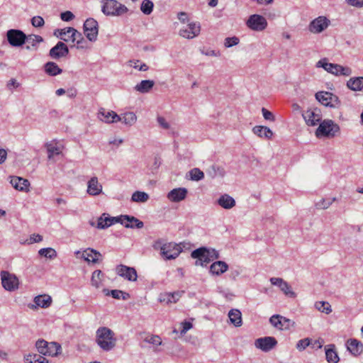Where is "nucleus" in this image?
Wrapping results in <instances>:
<instances>
[{
  "label": "nucleus",
  "instance_id": "obj_1",
  "mask_svg": "<svg viewBox=\"0 0 363 363\" xmlns=\"http://www.w3.org/2000/svg\"><path fill=\"white\" fill-rule=\"evenodd\" d=\"M116 337L113 331L106 327H101L96 332V342L104 351H110L116 345Z\"/></svg>",
  "mask_w": 363,
  "mask_h": 363
},
{
  "label": "nucleus",
  "instance_id": "obj_2",
  "mask_svg": "<svg viewBox=\"0 0 363 363\" xmlns=\"http://www.w3.org/2000/svg\"><path fill=\"white\" fill-rule=\"evenodd\" d=\"M153 247L160 250L161 255L166 259H176L181 252L180 247L172 242L162 244V242L158 240L155 242Z\"/></svg>",
  "mask_w": 363,
  "mask_h": 363
},
{
  "label": "nucleus",
  "instance_id": "obj_3",
  "mask_svg": "<svg viewBox=\"0 0 363 363\" xmlns=\"http://www.w3.org/2000/svg\"><path fill=\"white\" fill-rule=\"evenodd\" d=\"M191 257L197 259L196 261V265H206L211 261L218 258V253L215 250H208L204 247H201L194 250L191 252Z\"/></svg>",
  "mask_w": 363,
  "mask_h": 363
},
{
  "label": "nucleus",
  "instance_id": "obj_4",
  "mask_svg": "<svg viewBox=\"0 0 363 363\" xmlns=\"http://www.w3.org/2000/svg\"><path fill=\"white\" fill-rule=\"evenodd\" d=\"M317 67H323L328 72L335 76H350L352 73V69L347 66H342L338 64L329 63L325 58L319 60Z\"/></svg>",
  "mask_w": 363,
  "mask_h": 363
},
{
  "label": "nucleus",
  "instance_id": "obj_5",
  "mask_svg": "<svg viewBox=\"0 0 363 363\" xmlns=\"http://www.w3.org/2000/svg\"><path fill=\"white\" fill-rule=\"evenodd\" d=\"M101 11L106 16H120L128 11V8L116 0H104Z\"/></svg>",
  "mask_w": 363,
  "mask_h": 363
},
{
  "label": "nucleus",
  "instance_id": "obj_6",
  "mask_svg": "<svg viewBox=\"0 0 363 363\" xmlns=\"http://www.w3.org/2000/svg\"><path fill=\"white\" fill-rule=\"evenodd\" d=\"M340 133V127L332 120H324L321 122L315 131L317 138H334Z\"/></svg>",
  "mask_w": 363,
  "mask_h": 363
},
{
  "label": "nucleus",
  "instance_id": "obj_7",
  "mask_svg": "<svg viewBox=\"0 0 363 363\" xmlns=\"http://www.w3.org/2000/svg\"><path fill=\"white\" fill-rule=\"evenodd\" d=\"M39 353L43 355L57 356L61 351V346L56 342H48L44 340H38L35 344Z\"/></svg>",
  "mask_w": 363,
  "mask_h": 363
},
{
  "label": "nucleus",
  "instance_id": "obj_8",
  "mask_svg": "<svg viewBox=\"0 0 363 363\" xmlns=\"http://www.w3.org/2000/svg\"><path fill=\"white\" fill-rule=\"evenodd\" d=\"M0 275L2 286L6 291H14L18 289L19 280L14 274L1 271Z\"/></svg>",
  "mask_w": 363,
  "mask_h": 363
},
{
  "label": "nucleus",
  "instance_id": "obj_9",
  "mask_svg": "<svg viewBox=\"0 0 363 363\" xmlns=\"http://www.w3.org/2000/svg\"><path fill=\"white\" fill-rule=\"evenodd\" d=\"M246 24L253 30L262 31L267 28V21L262 16L253 14L249 17Z\"/></svg>",
  "mask_w": 363,
  "mask_h": 363
},
{
  "label": "nucleus",
  "instance_id": "obj_10",
  "mask_svg": "<svg viewBox=\"0 0 363 363\" xmlns=\"http://www.w3.org/2000/svg\"><path fill=\"white\" fill-rule=\"evenodd\" d=\"M84 34L90 41H95L99 32L98 22L94 18H88L84 23Z\"/></svg>",
  "mask_w": 363,
  "mask_h": 363
},
{
  "label": "nucleus",
  "instance_id": "obj_11",
  "mask_svg": "<svg viewBox=\"0 0 363 363\" xmlns=\"http://www.w3.org/2000/svg\"><path fill=\"white\" fill-rule=\"evenodd\" d=\"M7 40L11 45L21 46L26 42V35L19 30L11 29L7 31Z\"/></svg>",
  "mask_w": 363,
  "mask_h": 363
},
{
  "label": "nucleus",
  "instance_id": "obj_12",
  "mask_svg": "<svg viewBox=\"0 0 363 363\" xmlns=\"http://www.w3.org/2000/svg\"><path fill=\"white\" fill-rule=\"evenodd\" d=\"M316 99L323 105L335 107L339 104L337 96L328 91H320L315 94Z\"/></svg>",
  "mask_w": 363,
  "mask_h": 363
},
{
  "label": "nucleus",
  "instance_id": "obj_13",
  "mask_svg": "<svg viewBox=\"0 0 363 363\" xmlns=\"http://www.w3.org/2000/svg\"><path fill=\"white\" fill-rule=\"evenodd\" d=\"M201 27L199 23H190L180 29L179 35L184 38L191 39L199 35Z\"/></svg>",
  "mask_w": 363,
  "mask_h": 363
},
{
  "label": "nucleus",
  "instance_id": "obj_14",
  "mask_svg": "<svg viewBox=\"0 0 363 363\" xmlns=\"http://www.w3.org/2000/svg\"><path fill=\"white\" fill-rule=\"evenodd\" d=\"M277 344V341L274 337H260L257 339L255 342V347L263 352L270 351Z\"/></svg>",
  "mask_w": 363,
  "mask_h": 363
},
{
  "label": "nucleus",
  "instance_id": "obj_15",
  "mask_svg": "<svg viewBox=\"0 0 363 363\" xmlns=\"http://www.w3.org/2000/svg\"><path fill=\"white\" fill-rule=\"evenodd\" d=\"M269 323L279 330L289 329L291 325V320L280 315H273L269 318Z\"/></svg>",
  "mask_w": 363,
  "mask_h": 363
},
{
  "label": "nucleus",
  "instance_id": "obj_16",
  "mask_svg": "<svg viewBox=\"0 0 363 363\" xmlns=\"http://www.w3.org/2000/svg\"><path fill=\"white\" fill-rule=\"evenodd\" d=\"M98 117L101 121L107 123H116L122 120L121 117L113 111H107L104 108L99 109Z\"/></svg>",
  "mask_w": 363,
  "mask_h": 363
},
{
  "label": "nucleus",
  "instance_id": "obj_17",
  "mask_svg": "<svg viewBox=\"0 0 363 363\" xmlns=\"http://www.w3.org/2000/svg\"><path fill=\"white\" fill-rule=\"evenodd\" d=\"M116 272L118 275L128 279V281H135L137 280V272L133 267L120 264L117 267Z\"/></svg>",
  "mask_w": 363,
  "mask_h": 363
},
{
  "label": "nucleus",
  "instance_id": "obj_18",
  "mask_svg": "<svg viewBox=\"0 0 363 363\" xmlns=\"http://www.w3.org/2000/svg\"><path fill=\"white\" fill-rule=\"evenodd\" d=\"M119 223H121L125 228H138L140 229L144 226L143 222L138 220L137 218L134 216H130L128 215L121 216L119 217Z\"/></svg>",
  "mask_w": 363,
  "mask_h": 363
},
{
  "label": "nucleus",
  "instance_id": "obj_19",
  "mask_svg": "<svg viewBox=\"0 0 363 363\" xmlns=\"http://www.w3.org/2000/svg\"><path fill=\"white\" fill-rule=\"evenodd\" d=\"M328 26V21L325 17L319 16L309 25V30L314 33H319Z\"/></svg>",
  "mask_w": 363,
  "mask_h": 363
},
{
  "label": "nucleus",
  "instance_id": "obj_20",
  "mask_svg": "<svg viewBox=\"0 0 363 363\" xmlns=\"http://www.w3.org/2000/svg\"><path fill=\"white\" fill-rule=\"evenodd\" d=\"M303 117L308 125L314 126L321 120L320 111L318 109L307 110L303 113Z\"/></svg>",
  "mask_w": 363,
  "mask_h": 363
},
{
  "label": "nucleus",
  "instance_id": "obj_21",
  "mask_svg": "<svg viewBox=\"0 0 363 363\" xmlns=\"http://www.w3.org/2000/svg\"><path fill=\"white\" fill-rule=\"evenodd\" d=\"M69 52L67 46L62 42H58L57 45L50 50V56L53 59H58L66 56Z\"/></svg>",
  "mask_w": 363,
  "mask_h": 363
},
{
  "label": "nucleus",
  "instance_id": "obj_22",
  "mask_svg": "<svg viewBox=\"0 0 363 363\" xmlns=\"http://www.w3.org/2000/svg\"><path fill=\"white\" fill-rule=\"evenodd\" d=\"M187 192L185 188L174 189L168 193L167 198L172 202H179L186 198Z\"/></svg>",
  "mask_w": 363,
  "mask_h": 363
},
{
  "label": "nucleus",
  "instance_id": "obj_23",
  "mask_svg": "<svg viewBox=\"0 0 363 363\" xmlns=\"http://www.w3.org/2000/svg\"><path fill=\"white\" fill-rule=\"evenodd\" d=\"M115 223H119V217H108L104 213L98 219L96 228L99 229H105L112 225Z\"/></svg>",
  "mask_w": 363,
  "mask_h": 363
},
{
  "label": "nucleus",
  "instance_id": "obj_24",
  "mask_svg": "<svg viewBox=\"0 0 363 363\" xmlns=\"http://www.w3.org/2000/svg\"><path fill=\"white\" fill-rule=\"evenodd\" d=\"M10 182L11 185L18 191H28L30 182L26 179L18 177H11Z\"/></svg>",
  "mask_w": 363,
  "mask_h": 363
},
{
  "label": "nucleus",
  "instance_id": "obj_25",
  "mask_svg": "<svg viewBox=\"0 0 363 363\" xmlns=\"http://www.w3.org/2000/svg\"><path fill=\"white\" fill-rule=\"evenodd\" d=\"M102 192V186L99 183L96 177L91 178L88 182L87 193L91 196H96Z\"/></svg>",
  "mask_w": 363,
  "mask_h": 363
},
{
  "label": "nucleus",
  "instance_id": "obj_26",
  "mask_svg": "<svg viewBox=\"0 0 363 363\" xmlns=\"http://www.w3.org/2000/svg\"><path fill=\"white\" fill-rule=\"evenodd\" d=\"M347 348L352 354L359 355L363 352V344L356 339H350L347 342Z\"/></svg>",
  "mask_w": 363,
  "mask_h": 363
},
{
  "label": "nucleus",
  "instance_id": "obj_27",
  "mask_svg": "<svg viewBox=\"0 0 363 363\" xmlns=\"http://www.w3.org/2000/svg\"><path fill=\"white\" fill-rule=\"evenodd\" d=\"M101 255L99 252L87 248L82 253V257L88 262L96 263Z\"/></svg>",
  "mask_w": 363,
  "mask_h": 363
},
{
  "label": "nucleus",
  "instance_id": "obj_28",
  "mask_svg": "<svg viewBox=\"0 0 363 363\" xmlns=\"http://www.w3.org/2000/svg\"><path fill=\"white\" fill-rule=\"evenodd\" d=\"M183 291H175L173 293H165L160 296V301L166 303H177V301L182 296Z\"/></svg>",
  "mask_w": 363,
  "mask_h": 363
},
{
  "label": "nucleus",
  "instance_id": "obj_29",
  "mask_svg": "<svg viewBox=\"0 0 363 363\" xmlns=\"http://www.w3.org/2000/svg\"><path fill=\"white\" fill-rule=\"evenodd\" d=\"M48 153V159H52L55 155H58L62 152V148L55 140H52L45 144Z\"/></svg>",
  "mask_w": 363,
  "mask_h": 363
},
{
  "label": "nucleus",
  "instance_id": "obj_30",
  "mask_svg": "<svg viewBox=\"0 0 363 363\" xmlns=\"http://www.w3.org/2000/svg\"><path fill=\"white\" fill-rule=\"evenodd\" d=\"M347 86L352 91L363 89V77H352L347 82Z\"/></svg>",
  "mask_w": 363,
  "mask_h": 363
},
{
  "label": "nucleus",
  "instance_id": "obj_31",
  "mask_svg": "<svg viewBox=\"0 0 363 363\" xmlns=\"http://www.w3.org/2000/svg\"><path fill=\"white\" fill-rule=\"evenodd\" d=\"M228 269V265L223 261H216L213 262L210 267V272L216 275H220Z\"/></svg>",
  "mask_w": 363,
  "mask_h": 363
},
{
  "label": "nucleus",
  "instance_id": "obj_32",
  "mask_svg": "<svg viewBox=\"0 0 363 363\" xmlns=\"http://www.w3.org/2000/svg\"><path fill=\"white\" fill-rule=\"evenodd\" d=\"M252 131L259 138L271 139L273 136V132L267 126L257 125L253 128Z\"/></svg>",
  "mask_w": 363,
  "mask_h": 363
},
{
  "label": "nucleus",
  "instance_id": "obj_33",
  "mask_svg": "<svg viewBox=\"0 0 363 363\" xmlns=\"http://www.w3.org/2000/svg\"><path fill=\"white\" fill-rule=\"evenodd\" d=\"M218 204L225 209L232 208L235 206V201L228 194L223 195L218 201Z\"/></svg>",
  "mask_w": 363,
  "mask_h": 363
},
{
  "label": "nucleus",
  "instance_id": "obj_34",
  "mask_svg": "<svg viewBox=\"0 0 363 363\" xmlns=\"http://www.w3.org/2000/svg\"><path fill=\"white\" fill-rule=\"evenodd\" d=\"M34 302L36 306L45 308L51 305L52 298L49 295L43 294L35 297Z\"/></svg>",
  "mask_w": 363,
  "mask_h": 363
},
{
  "label": "nucleus",
  "instance_id": "obj_35",
  "mask_svg": "<svg viewBox=\"0 0 363 363\" xmlns=\"http://www.w3.org/2000/svg\"><path fill=\"white\" fill-rule=\"evenodd\" d=\"M45 72L50 76H56L62 72V69H60L55 62H48L45 66Z\"/></svg>",
  "mask_w": 363,
  "mask_h": 363
},
{
  "label": "nucleus",
  "instance_id": "obj_36",
  "mask_svg": "<svg viewBox=\"0 0 363 363\" xmlns=\"http://www.w3.org/2000/svg\"><path fill=\"white\" fill-rule=\"evenodd\" d=\"M230 322L236 327L242 325L241 312L238 309H232L228 313Z\"/></svg>",
  "mask_w": 363,
  "mask_h": 363
},
{
  "label": "nucleus",
  "instance_id": "obj_37",
  "mask_svg": "<svg viewBox=\"0 0 363 363\" xmlns=\"http://www.w3.org/2000/svg\"><path fill=\"white\" fill-rule=\"evenodd\" d=\"M154 84L152 80H143L135 86V89L140 93H147L153 87Z\"/></svg>",
  "mask_w": 363,
  "mask_h": 363
},
{
  "label": "nucleus",
  "instance_id": "obj_38",
  "mask_svg": "<svg viewBox=\"0 0 363 363\" xmlns=\"http://www.w3.org/2000/svg\"><path fill=\"white\" fill-rule=\"evenodd\" d=\"M104 274L101 270H95L92 273L91 282V285L96 288H99L102 286Z\"/></svg>",
  "mask_w": 363,
  "mask_h": 363
},
{
  "label": "nucleus",
  "instance_id": "obj_39",
  "mask_svg": "<svg viewBox=\"0 0 363 363\" xmlns=\"http://www.w3.org/2000/svg\"><path fill=\"white\" fill-rule=\"evenodd\" d=\"M149 199V195L143 191H137L132 194L131 201L137 203H145Z\"/></svg>",
  "mask_w": 363,
  "mask_h": 363
},
{
  "label": "nucleus",
  "instance_id": "obj_40",
  "mask_svg": "<svg viewBox=\"0 0 363 363\" xmlns=\"http://www.w3.org/2000/svg\"><path fill=\"white\" fill-rule=\"evenodd\" d=\"M67 32L71 33V35L69 37L70 41H72V43L76 42L78 46H79L81 42L83 40L82 33L72 27H68Z\"/></svg>",
  "mask_w": 363,
  "mask_h": 363
},
{
  "label": "nucleus",
  "instance_id": "obj_41",
  "mask_svg": "<svg viewBox=\"0 0 363 363\" xmlns=\"http://www.w3.org/2000/svg\"><path fill=\"white\" fill-rule=\"evenodd\" d=\"M26 363H49L48 360L39 354H28L26 357Z\"/></svg>",
  "mask_w": 363,
  "mask_h": 363
},
{
  "label": "nucleus",
  "instance_id": "obj_42",
  "mask_svg": "<svg viewBox=\"0 0 363 363\" xmlns=\"http://www.w3.org/2000/svg\"><path fill=\"white\" fill-rule=\"evenodd\" d=\"M121 118L122 120L121 121L130 126L135 124L137 121V116L133 112L125 113Z\"/></svg>",
  "mask_w": 363,
  "mask_h": 363
},
{
  "label": "nucleus",
  "instance_id": "obj_43",
  "mask_svg": "<svg viewBox=\"0 0 363 363\" xmlns=\"http://www.w3.org/2000/svg\"><path fill=\"white\" fill-rule=\"evenodd\" d=\"M315 308L325 314H330L332 312L331 306L327 301H317L315 303Z\"/></svg>",
  "mask_w": 363,
  "mask_h": 363
},
{
  "label": "nucleus",
  "instance_id": "obj_44",
  "mask_svg": "<svg viewBox=\"0 0 363 363\" xmlns=\"http://www.w3.org/2000/svg\"><path fill=\"white\" fill-rule=\"evenodd\" d=\"M104 294L106 296H111L113 298L116 299H120L121 297L123 300L126 299V296H128L127 294L124 293L123 291L121 290H111L109 291L108 289H104L103 290Z\"/></svg>",
  "mask_w": 363,
  "mask_h": 363
},
{
  "label": "nucleus",
  "instance_id": "obj_45",
  "mask_svg": "<svg viewBox=\"0 0 363 363\" xmlns=\"http://www.w3.org/2000/svg\"><path fill=\"white\" fill-rule=\"evenodd\" d=\"M67 30L68 27L63 29H56L54 31V35L65 42L70 41L71 33L67 32Z\"/></svg>",
  "mask_w": 363,
  "mask_h": 363
},
{
  "label": "nucleus",
  "instance_id": "obj_46",
  "mask_svg": "<svg viewBox=\"0 0 363 363\" xmlns=\"http://www.w3.org/2000/svg\"><path fill=\"white\" fill-rule=\"evenodd\" d=\"M154 4L150 0H143L141 6L140 10L145 15H150L153 10Z\"/></svg>",
  "mask_w": 363,
  "mask_h": 363
},
{
  "label": "nucleus",
  "instance_id": "obj_47",
  "mask_svg": "<svg viewBox=\"0 0 363 363\" xmlns=\"http://www.w3.org/2000/svg\"><path fill=\"white\" fill-rule=\"evenodd\" d=\"M336 200L333 199H322L319 201L315 203V207L318 209H327L332 203Z\"/></svg>",
  "mask_w": 363,
  "mask_h": 363
},
{
  "label": "nucleus",
  "instance_id": "obj_48",
  "mask_svg": "<svg viewBox=\"0 0 363 363\" xmlns=\"http://www.w3.org/2000/svg\"><path fill=\"white\" fill-rule=\"evenodd\" d=\"M38 254L42 257H45L49 259H54L57 257L56 251L51 247L40 249L38 251Z\"/></svg>",
  "mask_w": 363,
  "mask_h": 363
},
{
  "label": "nucleus",
  "instance_id": "obj_49",
  "mask_svg": "<svg viewBox=\"0 0 363 363\" xmlns=\"http://www.w3.org/2000/svg\"><path fill=\"white\" fill-rule=\"evenodd\" d=\"M190 178L194 181H200L204 177L203 172L199 168H194L189 172Z\"/></svg>",
  "mask_w": 363,
  "mask_h": 363
},
{
  "label": "nucleus",
  "instance_id": "obj_50",
  "mask_svg": "<svg viewBox=\"0 0 363 363\" xmlns=\"http://www.w3.org/2000/svg\"><path fill=\"white\" fill-rule=\"evenodd\" d=\"M279 289L286 296L291 298L296 297V293L291 290V286L286 281L282 283Z\"/></svg>",
  "mask_w": 363,
  "mask_h": 363
},
{
  "label": "nucleus",
  "instance_id": "obj_51",
  "mask_svg": "<svg viewBox=\"0 0 363 363\" xmlns=\"http://www.w3.org/2000/svg\"><path fill=\"white\" fill-rule=\"evenodd\" d=\"M325 355L326 359L329 363H337L339 361L337 354L332 349L327 350Z\"/></svg>",
  "mask_w": 363,
  "mask_h": 363
},
{
  "label": "nucleus",
  "instance_id": "obj_52",
  "mask_svg": "<svg viewBox=\"0 0 363 363\" xmlns=\"http://www.w3.org/2000/svg\"><path fill=\"white\" fill-rule=\"evenodd\" d=\"M26 41L30 43L32 46H35L38 43L43 42V39L38 35H29L26 36Z\"/></svg>",
  "mask_w": 363,
  "mask_h": 363
},
{
  "label": "nucleus",
  "instance_id": "obj_53",
  "mask_svg": "<svg viewBox=\"0 0 363 363\" xmlns=\"http://www.w3.org/2000/svg\"><path fill=\"white\" fill-rule=\"evenodd\" d=\"M239 38L238 37L226 38L225 40L224 45L226 48H230L233 45H236L239 43Z\"/></svg>",
  "mask_w": 363,
  "mask_h": 363
},
{
  "label": "nucleus",
  "instance_id": "obj_54",
  "mask_svg": "<svg viewBox=\"0 0 363 363\" xmlns=\"http://www.w3.org/2000/svg\"><path fill=\"white\" fill-rule=\"evenodd\" d=\"M310 345V340L308 338H304L302 340H300L296 345V348L302 351L305 350L308 345Z\"/></svg>",
  "mask_w": 363,
  "mask_h": 363
},
{
  "label": "nucleus",
  "instance_id": "obj_55",
  "mask_svg": "<svg viewBox=\"0 0 363 363\" xmlns=\"http://www.w3.org/2000/svg\"><path fill=\"white\" fill-rule=\"evenodd\" d=\"M31 23L34 27H42L44 25L45 21H44V19L41 16H34L31 19Z\"/></svg>",
  "mask_w": 363,
  "mask_h": 363
},
{
  "label": "nucleus",
  "instance_id": "obj_56",
  "mask_svg": "<svg viewBox=\"0 0 363 363\" xmlns=\"http://www.w3.org/2000/svg\"><path fill=\"white\" fill-rule=\"evenodd\" d=\"M60 17L64 21H69L74 18V15L71 11H67L62 13Z\"/></svg>",
  "mask_w": 363,
  "mask_h": 363
},
{
  "label": "nucleus",
  "instance_id": "obj_57",
  "mask_svg": "<svg viewBox=\"0 0 363 363\" xmlns=\"http://www.w3.org/2000/svg\"><path fill=\"white\" fill-rule=\"evenodd\" d=\"M147 341L155 345H160L162 343L161 338L157 335L151 336L150 338L147 339Z\"/></svg>",
  "mask_w": 363,
  "mask_h": 363
},
{
  "label": "nucleus",
  "instance_id": "obj_58",
  "mask_svg": "<svg viewBox=\"0 0 363 363\" xmlns=\"http://www.w3.org/2000/svg\"><path fill=\"white\" fill-rule=\"evenodd\" d=\"M262 111L263 116H264V119L271 121H274V116L271 111L267 110L264 108H262Z\"/></svg>",
  "mask_w": 363,
  "mask_h": 363
},
{
  "label": "nucleus",
  "instance_id": "obj_59",
  "mask_svg": "<svg viewBox=\"0 0 363 363\" xmlns=\"http://www.w3.org/2000/svg\"><path fill=\"white\" fill-rule=\"evenodd\" d=\"M157 122L158 123L160 124V125L164 128V129H169V123L166 121L165 118L162 117V116H159L157 117Z\"/></svg>",
  "mask_w": 363,
  "mask_h": 363
},
{
  "label": "nucleus",
  "instance_id": "obj_60",
  "mask_svg": "<svg viewBox=\"0 0 363 363\" xmlns=\"http://www.w3.org/2000/svg\"><path fill=\"white\" fill-rule=\"evenodd\" d=\"M182 329L181 330L182 334H185L189 330L192 328V323L188 321H184L182 323Z\"/></svg>",
  "mask_w": 363,
  "mask_h": 363
},
{
  "label": "nucleus",
  "instance_id": "obj_61",
  "mask_svg": "<svg viewBox=\"0 0 363 363\" xmlns=\"http://www.w3.org/2000/svg\"><path fill=\"white\" fill-rule=\"evenodd\" d=\"M284 280L281 278H277V277H272L270 279V282L272 285H275L279 286V288L282 285V283H284Z\"/></svg>",
  "mask_w": 363,
  "mask_h": 363
},
{
  "label": "nucleus",
  "instance_id": "obj_62",
  "mask_svg": "<svg viewBox=\"0 0 363 363\" xmlns=\"http://www.w3.org/2000/svg\"><path fill=\"white\" fill-rule=\"evenodd\" d=\"M43 240V237L39 234H33L30 238L29 243L39 242Z\"/></svg>",
  "mask_w": 363,
  "mask_h": 363
},
{
  "label": "nucleus",
  "instance_id": "obj_63",
  "mask_svg": "<svg viewBox=\"0 0 363 363\" xmlns=\"http://www.w3.org/2000/svg\"><path fill=\"white\" fill-rule=\"evenodd\" d=\"M349 4L357 6V7H362L363 6V0H347Z\"/></svg>",
  "mask_w": 363,
  "mask_h": 363
},
{
  "label": "nucleus",
  "instance_id": "obj_64",
  "mask_svg": "<svg viewBox=\"0 0 363 363\" xmlns=\"http://www.w3.org/2000/svg\"><path fill=\"white\" fill-rule=\"evenodd\" d=\"M140 62V60H129L128 61V65L130 66V67H134L135 69H138L139 67V63Z\"/></svg>",
  "mask_w": 363,
  "mask_h": 363
}]
</instances>
